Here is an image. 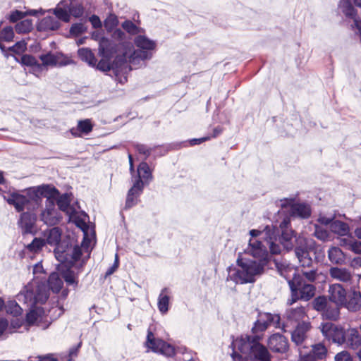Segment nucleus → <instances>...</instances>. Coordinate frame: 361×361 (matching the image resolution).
I'll list each match as a JSON object with an SVG mask.
<instances>
[{
	"mask_svg": "<svg viewBox=\"0 0 361 361\" xmlns=\"http://www.w3.org/2000/svg\"><path fill=\"white\" fill-rule=\"evenodd\" d=\"M133 43L137 49H135L130 42L119 44L123 57L118 58L116 65L120 61L121 63V68L131 70L130 64L137 65L140 61L150 60L152 58L153 51L157 47V42L154 40L149 39L144 34H141L134 38Z\"/></svg>",
	"mask_w": 361,
	"mask_h": 361,
	"instance_id": "nucleus-4",
	"label": "nucleus"
},
{
	"mask_svg": "<svg viewBox=\"0 0 361 361\" xmlns=\"http://www.w3.org/2000/svg\"><path fill=\"white\" fill-rule=\"evenodd\" d=\"M118 264L119 263H118V255H117V254H116L114 263V264L111 267H110L106 270V271L105 273V277L109 276L112 274H114L115 272V271L117 269V268L118 267Z\"/></svg>",
	"mask_w": 361,
	"mask_h": 361,
	"instance_id": "nucleus-60",
	"label": "nucleus"
},
{
	"mask_svg": "<svg viewBox=\"0 0 361 361\" xmlns=\"http://www.w3.org/2000/svg\"><path fill=\"white\" fill-rule=\"evenodd\" d=\"M328 340L339 345L343 344L345 342V332L343 329L336 326Z\"/></svg>",
	"mask_w": 361,
	"mask_h": 361,
	"instance_id": "nucleus-39",
	"label": "nucleus"
},
{
	"mask_svg": "<svg viewBox=\"0 0 361 361\" xmlns=\"http://www.w3.org/2000/svg\"><path fill=\"white\" fill-rule=\"evenodd\" d=\"M314 255L315 260L318 262H322L325 257V252L322 248H316Z\"/></svg>",
	"mask_w": 361,
	"mask_h": 361,
	"instance_id": "nucleus-63",
	"label": "nucleus"
},
{
	"mask_svg": "<svg viewBox=\"0 0 361 361\" xmlns=\"http://www.w3.org/2000/svg\"><path fill=\"white\" fill-rule=\"evenodd\" d=\"M34 293L37 303H44L49 298V290L44 283L34 286Z\"/></svg>",
	"mask_w": 361,
	"mask_h": 361,
	"instance_id": "nucleus-35",
	"label": "nucleus"
},
{
	"mask_svg": "<svg viewBox=\"0 0 361 361\" xmlns=\"http://www.w3.org/2000/svg\"><path fill=\"white\" fill-rule=\"evenodd\" d=\"M78 54L80 59L87 63L90 66L94 67L96 66L97 59L90 49L80 48L78 51Z\"/></svg>",
	"mask_w": 361,
	"mask_h": 361,
	"instance_id": "nucleus-37",
	"label": "nucleus"
},
{
	"mask_svg": "<svg viewBox=\"0 0 361 361\" xmlns=\"http://www.w3.org/2000/svg\"><path fill=\"white\" fill-rule=\"evenodd\" d=\"M280 320L281 317L278 314L259 312L257 319L252 328V332L254 335H258L259 333L264 332L271 325L280 328Z\"/></svg>",
	"mask_w": 361,
	"mask_h": 361,
	"instance_id": "nucleus-9",
	"label": "nucleus"
},
{
	"mask_svg": "<svg viewBox=\"0 0 361 361\" xmlns=\"http://www.w3.org/2000/svg\"><path fill=\"white\" fill-rule=\"evenodd\" d=\"M85 30L86 28L82 23H75L71 26L70 33L71 35H78L83 33Z\"/></svg>",
	"mask_w": 361,
	"mask_h": 361,
	"instance_id": "nucleus-56",
	"label": "nucleus"
},
{
	"mask_svg": "<svg viewBox=\"0 0 361 361\" xmlns=\"http://www.w3.org/2000/svg\"><path fill=\"white\" fill-rule=\"evenodd\" d=\"M329 301V300H328L326 297L319 296L314 298L312 302L313 308L317 311L322 312L323 313Z\"/></svg>",
	"mask_w": 361,
	"mask_h": 361,
	"instance_id": "nucleus-46",
	"label": "nucleus"
},
{
	"mask_svg": "<svg viewBox=\"0 0 361 361\" xmlns=\"http://www.w3.org/2000/svg\"><path fill=\"white\" fill-rule=\"evenodd\" d=\"M275 227L276 238L283 249L289 252L293 250L295 238H297L295 231L291 228L290 219L285 217L279 224V227Z\"/></svg>",
	"mask_w": 361,
	"mask_h": 361,
	"instance_id": "nucleus-8",
	"label": "nucleus"
},
{
	"mask_svg": "<svg viewBox=\"0 0 361 361\" xmlns=\"http://www.w3.org/2000/svg\"><path fill=\"white\" fill-rule=\"evenodd\" d=\"M75 224L83 231L84 236L80 246H70L66 250H63V248L59 245L62 233L61 230L59 227H54L44 232V240L45 243L50 245L56 246L54 252L59 261H67L73 264L81 259L82 262L84 263L90 257L91 240L88 238L86 231L88 226L82 220H78Z\"/></svg>",
	"mask_w": 361,
	"mask_h": 361,
	"instance_id": "nucleus-3",
	"label": "nucleus"
},
{
	"mask_svg": "<svg viewBox=\"0 0 361 361\" xmlns=\"http://www.w3.org/2000/svg\"><path fill=\"white\" fill-rule=\"evenodd\" d=\"M56 66H66L74 63V61L61 53L56 54Z\"/></svg>",
	"mask_w": 361,
	"mask_h": 361,
	"instance_id": "nucleus-50",
	"label": "nucleus"
},
{
	"mask_svg": "<svg viewBox=\"0 0 361 361\" xmlns=\"http://www.w3.org/2000/svg\"><path fill=\"white\" fill-rule=\"evenodd\" d=\"M334 219L333 217H327L325 216H320L317 221L319 222L322 225L329 226V228H331V224L334 221Z\"/></svg>",
	"mask_w": 361,
	"mask_h": 361,
	"instance_id": "nucleus-62",
	"label": "nucleus"
},
{
	"mask_svg": "<svg viewBox=\"0 0 361 361\" xmlns=\"http://www.w3.org/2000/svg\"><path fill=\"white\" fill-rule=\"evenodd\" d=\"M316 243L312 238L302 235L295 238L294 252L298 260V269H301L302 275L309 281H314L317 276V268L314 264L310 252L315 248Z\"/></svg>",
	"mask_w": 361,
	"mask_h": 361,
	"instance_id": "nucleus-6",
	"label": "nucleus"
},
{
	"mask_svg": "<svg viewBox=\"0 0 361 361\" xmlns=\"http://www.w3.org/2000/svg\"><path fill=\"white\" fill-rule=\"evenodd\" d=\"M327 255L329 260L333 264L341 266L345 264V254L337 246L330 247Z\"/></svg>",
	"mask_w": 361,
	"mask_h": 361,
	"instance_id": "nucleus-24",
	"label": "nucleus"
},
{
	"mask_svg": "<svg viewBox=\"0 0 361 361\" xmlns=\"http://www.w3.org/2000/svg\"><path fill=\"white\" fill-rule=\"evenodd\" d=\"M62 278L64 279L67 285L73 286L74 288L77 287L78 281L77 279L76 274L70 269L66 270L62 273Z\"/></svg>",
	"mask_w": 361,
	"mask_h": 361,
	"instance_id": "nucleus-43",
	"label": "nucleus"
},
{
	"mask_svg": "<svg viewBox=\"0 0 361 361\" xmlns=\"http://www.w3.org/2000/svg\"><path fill=\"white\" fill-rule=\"evenodd\" d=\"M26 49V44L24 42H18L15 45H13L12 47L10 48V49L16 53H20Z\"/></svg>",
	"mask_w": 361,
	"mask_h": 361,
	"instance_id": "nucleus-59",
	"label": "nucleus"
},
{
	"mask_svg": "<svg viewBox=\"0 0 361 361\" xmlns=\"http://www.w3.org/2000/svg\"><path fill=\"white\" fill-rule=\"evenodd\" d=\"M6 312L14 317L20 315L23 312L22 307L16 301H10L6 305Z\"/></svg>",
	"mask_w": 361,
	"mask_h": 361,
	"instance_id": "nucleus-48",
	"label": "nucleus"
},
{
	"mask_svg": "<svg viewBox=\"0 0 361 361\" xmlns=\"http://www.w3.org/2000/svg\"><path fill=\"white\" fill-rule=\"evenodd\" d=\"M279 271L281 273V275L288 281V283L290 289V298L287 300V304L288 305H292L298 300L308 301L314 295V286L311 283H308L305 281V279L307 281V279L302 275L301 271L300 273L299 271L295 273V270H293L294 273L293 274V278L290 279L279 267ZM290 271H291L292 270ZM308 282L310 281H308Z\"/></svg>",
	"mask_w": 361,
	"mask_h": 361,
	"instance_id": "nucleus-7",
	"label": "nucleus"
},
{
	"mask_svg": "<svg viewBox=\"0 0 361 361\" xmlns=\"http://www.w3.org/2000/svg\"><path fill=\"white\" fill-rule=\"evenodd\" d=\"M59 194V190L54 186L43 184L28 188L20 193H11L7 202L13 205L18 212L25 209L35 211L41 206L44 197L46 198L45 207L40 213L39 219L47 226H55L62 219V215L55 204V199Z\"/></svg>",
	"mask_w": 361,
	"mask_h": 361,
	"instance_id": "nucleus-1",
	"label": "nucleus"
},
{
	"mask_svg": "<svg viewBox=\"0 0 361 361\" xmlns=\"http://www.w3.org/2000/svg\"><path fill=\"white\" fill-rule=\"evenodd\" d=\"M354 240L355 239L352 238L350 233H349L348 235L341 236V238H338V244L342 247H345L350 250Z\"/></svg>",
	"mask_w": 361,
	"mask_h": 361,
	"instance_id": "nucleus-55",
	"label": "nucleus"
},
{
	"mask_svg": "<svg viewBox=\"0 0 361 361\" xmlns=\"http://www.w3.org/2000/svg\"><path fill=\"white\" fill-rule=\"evenodd\" d=\"M300 361H316L311 354H305L301 350H300Z\"/></svg>",
	"mask_w": 361,
	"mask_h": 361,
	"instance_id": "nucleus-64",
	"label": "nucleus"
},
{
	"mask_svg": "<svg viewBox=\"0 0 361 361\" xmlns=\"http://www.w3.org/2000/svg\"><path fill=\"white\" fill-rule=\"evenodd\" d=\"M135 147H136L137 151L140 154H142L146 157H147L150 155L151 150L146 145H142V144H137V145H136Z\"/></svg>",
	"mask_w": 361,
	"mask_h": 361,
	"instance_id": "nucleus-57",
	"label": "nucleus"
},
{
	"mask_svg": "<svg viewBox=\"0 0 361 361\" xmlns=\"http://www.w3.org/2000/svg\"><path fill=\"white\" fill-rule=\"evenodd\" d=\"M329 300L342 305L345 301L346 291L339 283H334L329 286Z\"/></svg>",
	"mask_w": 361,
	"mask_h": 361,
	"instance_id": "nucleus-20",
	"label": "nucleus"
},
{
	"mask_svg": "<svg viewBox=\"0 0 361 361\" xmlns=\"http://www.w3.org/2000/svg\"><path fill=\"white\" fill-rule=\"evenodd\" d=\"M310 329L309 322L299 323L295 329L292 332L291 339L292 341L297 345H301L305 341L307 338V333Z\"/></svg>",
	"mask_w": 361,
	"mask_h": 361,
	"instance_id": "nucleus-19",
	"label": "nucleus"
},
{
	"mask_svg": "<svg viewBox=\"0 0 361 361\" xmlns=\"http://www.w3.org/2000/svg\"><path fill=\"white\" fill-rule=\"evenodd\" d=\"M145 345L148 350L166 357H171L175 354V348L173 345L161 339L156 338L150 331H148Z\"/></svg>",
	"mask_w": 361,
	"mask_h": 361,
	"instance_id": "nucleus-10",
	"label": "nucleus"
},
{
	"mask_svg": "<svg viewBox=\"0 0 361 361\" xmlns=\"http://www.w3.org/2000/svg\"><path fill=\"white\" fill-rule=\"evenodd\" d=\"M313 235L315 238L322 241H326L329 238V231L317 224H314V231Z\"/></svg>",
	"mask_w": 361,
	"mask_h": 361,
	"instance_id": "nucleus-47",
	"label": "nucleus"
},
{
	"mask_svg": "<svg viewBox=\"0 0 361 361\" xmlns=\"http://www.w3.org/2000/svg\"><path fill=\"white\" fill-rule=\"evenodd\" d=\"M281 207H286L290 206V213L292 216L301 219H307L312 213L311 207L305 202L293 203V199H283L280 200Z\"/></svg>",
	"mask_w": 361,
	"mask_h": 361,
	"instance_id": "nucleus-12",
	"label": "nucleus"
},
{
	"mask_svg": "<svg viewBox=\"0 0 361 361\" xmlns=\"http://www.w3.org/2000/svg\"><path fill=\"white\" fill-rule=\"evenodd\" d=\"M70 4L71 0H62L58 4L56 8L53 10L55 18L58 20H61L64 22H68L70 20L68 8V6H70Z\"/></svg>",
	"mask_w": 361,
	"mask_h": 361,
	"instance_id": "nucleus-26",
	"label": "nucleus"
},
{
	"mask_svg": "<svg viewBox=\"0 0 361 361\" xmlns=\"http://www.w3.org/2000/svg\"><path fill=\"white\" fill-rule=\"evenodd\" d=\"M259 335H243L233 341L231 356L233 361H243V355L251 361H271L269 348L260 343Z\"/></svg>",
	"mask_w": 361,
	"mask_h": 361,
	"instance_id": "nucleus-5",
	"label": "nucleus"
},
{
	"mask_svg": "<svg viewBox=\"0 0 361 361\" xmlns=\"http://www.w3.org/2000/svg\"><path fill=\"white\" fill-rule=\"evenodd\" d=\"M111 42L106 37H102L99 42V53L102 57L111 56Z\"/></svg>",
	"mask_w": 361,
	"mask_h": 361,
	"instance_id": "nucleus-41",
	"label": "nucleus"
},
{
	"mask_svg": "<svg viewBox=\"0 0 361 361\" xmlns=\"http://www.w3.org/2000/svg\"><path fill=\"white\" fill-rule=\"evenodd\" d=\"M350 312H357L361 307V293L355 290H353L345 298V301L343 304Z\"/></svg>",
	"mask_w": 361,
	"mask_h": 361,
	"instance_id": "nucleus-22",
	"label": "nucleus"
},
{
	"mask_svg": "<svg viewBox=\"0 0 361 361\" xmlns=\"http://www.w3.org/2000/svg\"><path fill=\"white\" fill-rule=\"evenodd\" d=\"M143 189L141 181L133 183L127 193L124 209H129L137 204L139 197L142 193Z\"/></svg>",
	"mask_w": 361,
	"mask_h": 361,
	"instance_id": "nucleus-16",
	"label": "nucleus"
},
{
	"mask_svg": "<svg viewBox=\"0 0 361 361\" xmlns=\"http://www.w3.org/2000/svg\"><path fill=\"white\" fill-rule=\"evenodd\" d=\"M78 128L80 133L84 134H88L92 130V125L90 120L85 119L80 121L78 123Z\"/></svg>",
	"mask_w": 361,
	"mask_h": 361,
	"instance_id": "nucleus-51",
	"label": "nucleus"
},
{
	"mask_svg": "<svg viewBox=\"0 0 361 361\" xmlns=\"http://www.w3.org/2000/svg\"><path fill=\"white\" fill-rule=\"evenodd\" d=\"M111 36L114 39L119 41H122L126 39V33L121 29L118 28L113 30Z\"/></svg>",
	"mask_w": 361,
	"mask_h": 361,
	"instance_id": "nucleus-58",
	"label": "nucleus"
},
{
	"mask_svg": "<svg viewBox=\"0 0 361 361\" xmlns=\"http://www.w3.org/2000/svg\"><path fill=\"white\" fill-rule=\"evenodd\" d=\"M118 23V18L114 15L109 16L104 21V27L108 31L113 30Z\"/></svg>",
	"mask_w": 361,
	"mask_h": 361,
	"instance_id": "nucleus-54",
	"label": "nucleus"
},
{
	"mask_svg": "<svg viewBox=\"0 0 361 361\" xmlns=\"http://www.w3.org/2000/svg\"><path fill=\"white\" fill-rule=\"evenodd\" d=\"M56 54H52L51 52L40 55L39 59L42 62V63H40L42 65V71L45 66H56Z\"/></svg>",
	"mask_w": 361,
	"mask_h": 361,
	"instance_id": "nucleus-44",
	"label": "nucleus"
},
{
	"mask_svg": "<svg viewBox=\"0 0 361 361\" xmlns=\"http://www.w3.org/2000/svg\"><path fill=\"white\" fill-rule=\"evenodd\" d=\"M171 294L169 288H164L159 295L157 307L162 314H165L169 311Z\"/></svg>",
	"mask_w": 361,
	"mask_h": 361,
	"instance_id": "nucleus-25",
	"label": "nucleus"
},
{
	"mask_svg": "<svg viewBox=\"0 0 361 361\" xmlns=\"http://www.w3.org/2000/svg\"><path fill=\"white\" fill-rule=\"evenodd\" d=\"M267 348L274 353H286L289 348L288 338L280 333L271 334L267 339Z\"/></svg>",
	"mask_w": 361,
	"mask_h": 361,
	"instance_id": "nucleus-13",
	"label": "nucleus"
},
{
	"mask_svg": "<svg viewBox=\"0 0 361 361\" xmlns=\"http://www.w3.org/2000/svg\"><path fill=\"white\" fill-rule=\"evenodd\" d=\"M121 25L126 32L131 36H135V37L141 34H145V32L139 25L130 20H126Z\"/></svg>",
	"mask_w": 361,
	"mask_h": 361,
	"instance_id": "nucleus-32",
	"label": "nucleus"
},
{
	"mask_svg": "<svg viewBox=\"0 0 361 361\" xmlns=\"http://www.w3.org/2000/svg\"><path fill=\"white\" fill-rule=\"evenodd\" d=\"M335 361H352V360L349 353L343 351L335 356Z\"/></svg>",
	"mask_w": 361,
	"mask_h": 361,
	"instance_id": "nucleus-61",
	"label": "nucleus"
},
{
	"mask_svg": "<svg viewBox=\"0 0 361 361\" xmlns=\"http://www.w3.org/2000/svg\"><path fill=\"white\" fill-rule=\"evenodd\" d=\"M21 63L27 66H30L33 72L42 71V65L31 55H24L21 57Z\"/></svg>",
	"mask_w": 361,
	"mask_h": 361,
	"instance_id": "nucleus-38",
	"label": "nucleus"
},
{
	"mask_svg": "<svg viewBox=\"0 0 361 361\" xmlns=\"http://www.w3.org/2000/svg\"><path fill=\"white\" fill-rule=\"evenodd\" d=\"M331 231L339 236L348 235L350 233V226L348 224L340 220H334L331 224Z\"/></svg>",
	"mask_w": 361,
	"mask_h": 361,
	"instance_id": "nucleus-34",
	"label": "nucleus"
},
{
	"mask_svg": "<svg viewBox=\"0 0 361 361\" xmlns=\"http://www.w3.org/2000/svg\"><path fill=\"white\" fill-rule=\"evenodd\" d=\"M338 10L348 20H352L353 23L351 25L353 30L361 25V20L357 14V10L353 6L350 0H340L338 4Z\"/></svg>",
	"mask_w": 361,
	"mask_h": 361,
	"instance_id": "nucleus-15",
	"label": "nucleus"
},
{
	"mask_svg": "<svg viewBox=\"0 0 361 361\" xmlns=\"http://www.w3.org/2000/svg\"><path fill=\"white\" fill-rule=\"evenodd\" d=\"M349 221L352 224V227H355L354 231L355 236L361 240V216H357L353 219H349Z\"/></svg>",
	"mask_w": 361,
	"mask_h": 361,
	"instance_id": "nucleus-53",
	"label": "nucleus"
},
{
	"mask_svg": "<svg viewBox=\"0 0 361 361\" xmlns=\"http://www.w3.org/2000/svg\"><path fill=\"white\" fill-rule=\"evenodd\" d=\"M69 16L71 15L75 18H78L83 14V7L81 4L78 2H74L73 0H71L70 6H68Z\"/></svg>",
	"mask_w": 361,
	"mask_h": 361,
	"instance_id": "nucleus-42",
	"label": "nucleus"
},
{
	"mask_svg": "<svg viewBox=\"0 0 361 361\" xmlns=\"http://www.w3.org/2000/svg\"><path fill=\"white\" fill-rule=\"evenodd\" d=\"M32 29V22L31 20H24L17 23L16 31L19 34L27 33Z\"/></svg>",
	"mask_w": 361,
	"mask_h": 361,
	"instance_id": "nucleus-45",
	"label": "nucleus"
},
{
	"mask_svg": "<svg viewBox=\"0 0 361 361\" xmlns=\"http://www.w3.org/2000/svg\"><path fill=\"white\" fill-rule=\"evenodd\" d=\"M48 285L54 293H57L61 290L63 282L59 273L53 272L49 275Z\"/></svg>",
	"mask_w": 361,
	"mask_h": 361,
	"instance_id": "nucleus-36",
	"label": "nucleus"
},
{
	"mask_svg": "<svg viewBox=\"0 0 361 361\" xmlns=\"http://www.w3.org/2000/svg\"><path fill=\"white\" fill-rule=\"evenodd\" d=\"M45 240L44 239L35 238L32 243L27 245V248L32 252L39 250L44 245Z\"/></svg>",
	"mask_w": 361,
	"mask_h": 361,
	"instance_id": "nucleus-52",
	"label": "nucleus"
},
{
	"mask_svg": "<svg viewBox=\"0 0 361 361\" xmlns=\"http://www.w3.org/2000/svg\"><path fill=\"white\" fill-rule=\"evenodd\" d=\"M329 275L334 279L347 283L351 281L352 274L345 268L331 267L329 269Z\"/></svg>",
	"mask_w": 361,
	"mask_h": 361,
	"instance_id": "nucleus-28",
	"label": "nucleus"
},
{
	"mask_svg": "<svg viewBox=\"0 0 361 361\" xmlns=\"http://www.w3.org/2000/svg\"><path fill=\"white\" fill-rule=\"evenodd\" d=\"M31 212L27 210V212H23L20 214L18 225L23 234L34 233L35 232L36 217Z\"/></svg>",
	"mask_w": 361,
	"mask_h": 361,
	"instance_id": "nucleus-17",
	"label": "nucleus"
},
{
	"mask_svg": "<svg viewBox=\"0 0 361 361\" xmlns=\"http://www.w3.org/2000/svg\"><path fill=\"white\" fill-rule=\"evenodd\" d=\"M61 24L54 16H47L42 18L37 25L39 31L56 30L59 28Z\"/></svg>",
	"mask_w": 361,
	"mask_h": 361,
	"instance_id": "nucleus-27",
	"label": "nucleus"
},
{
	"mask_svg": "<svg viewBox=\"0 0 361 361\" xmlns=\"http://www.w3.org/2000/svg\"><path fill=\"white\" fill-rule=\"evenodd\" d=\"M336 325L331 322H323L320 324L319 329L323 336L328 340Z\"/></svg>",
	"mask_w": 361,
	"mask_h": 361,
	"instance_id": "nucleus-49",
	"label": "nucleus"
},
{
	"mask_svg": "<svg viewBox=\"0 0 361 361\" xmlns=\"http://www.w3.org/2000/svg\"><path fill=\"white\" fill-rule=\"evenodd\" d=\"M57 205L60 210L66 212L70 216V219L75 220V222L78 221L75 219L76 212L73 209L71 206V199L70 196L65 193L59 196H57Z\"/></svg>",
	"mask_w": 361,
	"mask_h": 361,
	"instance_id": "nucleus-23",
	"label": "nucleus"
},
{
	"mask_svg": "<svg viewBox=\"0 0 361 361\" xmlns=\"http://www.w3.org/2000/svg\"><path fill=\"white\" fill-rule=\"evenodd\" d=\"M346 344L353 349H357L361 345V336L358 329L352 328L345 332Z\"/></svg>",
	"mask_w": 361,
	"mask_h": 361,
	"instance_id": "nucleus-30",
	"label": "nucleus"
},
{
	"mask_svg": "<svg viewBox=\"0 0 361 361\" xmlns=\"http://www.w3.org/2000/svg\"><path fill=\"white\" fill-rule=\"evenodd\" d=\"M307 316L305 308L302 306L290 308L286 312V317L288 322H300Z\"/></svg>",
	"mask_w": 361,
	"mask_h": 361,
	"instance_id": "nucleus-29",
	"label": "nucleus"
},
{
	"mask_svg": "<svg viewBox=\"0 0 361 361\" xmlns=\"http://www.w3.org/2000/svg\"><path fill=\"white\" fill-rule=\"evenodd\" d=\"M119 57H123V53L121 51V54H118L116 56L113 63H111L109 59L110 56L102 57V59L97 63H96V66L94 67L103 72H106L112 69L116 75V77H118V74L120 73H127L130 70H126L121 68V63L120 61L116 65V62Z\"/></svg>",
	"mask_w": 361,
	"mask_h": 361,
	"instance_id": "nucleus-14",
	"label": "nucleus"
},
{
	"mask_svg": "<svg viewBox=\"0 0 361 361\" xmlns=\"http://www.w3.org/2000/svg\"><path fill=\"white\" fill-rule=\"evenodd\" d=\"M38 13L43 14L44 11H42V9H39V10L30 9V10H27L26 12H23V11H20L18 10H15V11H13L11 12V13L8 16V20L12 23H15V22L18 21V20L23 18L26 16H36L38 15Z\"/></svg>",
	"mask_w": 361,
	"mask_h": 361,
	"instance_id": "nucleus-33",
	"label": "nucleus"
},
{
	"mask_svg": "<svg viewBox=\"0 0 361 361\" xmlns=\"http://www.w3.org/2000/svg\"><path fill=\"white\" fill-rule=\"evenodd\" d=\"M341 307L343 306L329 300L327 303L326 307L322 313L323 317L328 319L336 320L338 319L340 315Z\"/></svg>",
	"mask_w": 361,
	"mask_h": 361,
	"instance_id": "nucleus-31",
	"label": "nucleus"
},
{
	"mask_svg": "<svg viewBox=\"0 0 361 361\" xmlns=\"http://www.w3.org/2000/svg\"><path fill=\"white\" fill-rule=\"evenodd\" d=\"M17 300L20 302L27 305L28 307H31L37 304L35 294L34 293V284H27L17 295Z\"/></svg>",
	"mask_w": 361,
	"mask_h": 361,
	"instance_id": "nucleus-18",
	"label": "nucleus"
},
{
	"mask_svg": "<svg viewBox=\"0 0 361 361\" xmlns=\"http://www.w3.org/2000/svg\"><path fill=\"white\" fill-rule=\"evenodd\" d=\"M326 352L327 350L325 345L319 343L315 345H312L311 350L307 354L312 355L315 360H322L326 356Z\"/></svg>",
	"mask_w": 361,
	"mask_h": 361,
	"instance_id": "nucleus-40",
	"label": "nucleus"
},
{
	"mask_svg": "<svg viewBox=\"0 0 361 361\" xmlns=\"http://www.w3.org/2000/svg\"><path fill=\"white\" fill-rule=\"evenodd\" d=\"M250 234L251 235V238L249 242L252 239L259 241L257 237L262 235L263 238H266L267 239V243L272 254L277 255L281 252V249L280 245L274 242V240H276L275 227L274 226H267L263 231L251 230L250 231Z\"/></svg>",
	"mask_w": 361,
	"mask_h": 361,
	"instance_id": "nucleus-11",
	"label": "nucleus"
},
{
	"mask_svg": "<svg viewBox=\"0 0 361 361\" xmlns=\"http://www.w3.org/2000/svg\"><path fill=\"white\" fill-rule=\"evenodd\" d=\"M244 252L255 259L238 258L237 267L228 268L227 281L231 280L237 284L253 283L255 277L262 273L267 261V247L261 241L252 239L244 250Z\"/></svg>",
	"mask_w": 361,
	"mask_h": 361,
	"instance_id": "nucleus-2",
	"label": "nucleus"
},
{
	"mask_svg": "<svg viewBox=\"0 0 361 361\" xmlns=\"http://www.w3.org/2000/svg\"><path fill=\"white\" fill-rule=\"evenodd\" d=\"M137 173V176L135 178L134 183H137L139 180L141 181L142 188H144L145 184H149L153 178L152 171L145 161H142L139 164Z\"/></svg>",
	"mask_w": 361,
	"mask_h": 361,
	"instance_id": "nucleus-21",
	"label": "nucleus"
}]
</instances>
